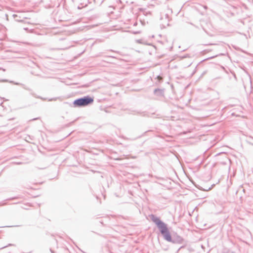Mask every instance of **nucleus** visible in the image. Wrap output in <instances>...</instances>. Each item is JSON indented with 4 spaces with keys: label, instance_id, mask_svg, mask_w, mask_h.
I'll use <instances>...</instances> for the list:
<instances>
[{
    "label": "nucleus",
    "instance_id": "1",
    "mask_svg": "<svg viewBox=\"0 0 253 253\" xmlns=\"http://www.w3.org/2000/svg\"><path fill=\"white\" fill-rule=\"evenodd\" d=\"M93 102V98L91 97H85L74 101V104L75 106H86Z\"/></svg>",
    "mask_w": 253,
    "mask_h": 253
},
{
    "label": "nucleus",
    "instance_id": "2",
    "mask_svg": "<svg viewBox=\"0 0 253 253\" xmlns=\"http://www.w3.org/2000/svg\"><path fill=\"white\" fill-rule=\"evenodd\" d=\"M157 79L159 82L163 80V78L160 76H158L157 77Z\"/></svg>",
    "mask_w": 253,
    "mask_h": 253
}]
</instances>
